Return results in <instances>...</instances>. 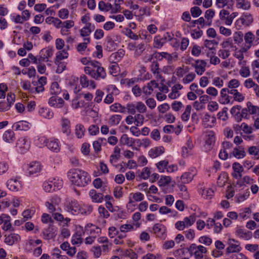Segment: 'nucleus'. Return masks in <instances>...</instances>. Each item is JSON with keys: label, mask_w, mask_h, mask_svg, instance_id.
I'll return each instance as SVG.
<instances>
[{"label": "nucleus", "mask_w": 259, "mask_h": 259, "mask_svg": "<svg viewBox=\"0 0 259 259\" xmlns=\"http://www.w3.org/2000/svg\"><path fill=\"white\" fill-rule=\"evenodd\" d=\"M95 63L96 64L95 66V71L93 73V78L96 80L105 78L106 73L105 69L102 66L100 62L97 61Z\"/></svg>", "instance_id": "nucleus-10"}, {"label": "nucleus", "mask_w": 259, "mask_h": 259, "mask_svg": "<svg viewBox=\"0 0 259 259\" xmlns=\"http://www.w3.org/2000/svg\"><path fill=\"white\" fill-rule=\"evenodd\" d=\"M194 176V174L190 171L184 173L181 177L182 183L183 184L189 183L193 180Z\"/></svg>", "instance_id": "nucleus-33"}, {"label": "nucleus", "mask_w": 259, "mask_h": 259, "mask_svg": "<svg viewBox=\"0 0 259 259\" xmlns=\"http://www.w3.org/2000/svg\"><path fill=\"white\" fill-rule=\"evenodd\" d=\"M78 82V78L75 76L71 77L69 82L75 94V97L72 102V107L74 109H77L80 106L79 99L81 97V94L79 93L80 91V87L79 85L77 86Z\"/></svg>", "instance_id": "nucleus-2"}, {"label": "nucleus", "mask_w": 259, "mask_h": 259, "mask_svg": "<svg viewBox=\"0 0 259 259\" xmlns=\"http://www.w3.org/2000/svg\"><path fill=\"white\" fill-rule=\"evenodd\" d=\"M168 161L167 160H164L156 163V166L160 172H163L165 168L167 169Z\"/></svg>", "instance_id": "nucleus-48"}, {"label": "nucleus", "mask_w": 259, "mask_h": 259, "mask_svg": "<svg viewBox=\"0 0 259 259\" xmlns=\"http://www.w3.org/2000/svg\"><path fill=\"white\" fill-rule=\"evenodd\" d=\"M61 250L58 248H55L51 254L52 259H68L66 255H61Z\"/></svg>", "instance_id": "nucleus-39"}, {"label": "nucleus", "mask_w": 259, "mask_h": 259, "mask_svg": "<svg viewBox=\"0 0 259 259\" xmlns=\"http://www.w3.org/2000/svg\"><path fill=\"white\" fill-rule=\"evenodd\" d=\"M125 52L124 50L120 49L117 52L112 53L110 57V60L114 62H117L119 61L121 58L124 56Z\"/></svg>", "instance_id": "nucleus-28"}, {"label": "nucleus", "mask_w": 259, "mask_h": 259, "mask_svg": "<svg viewBox=\"0 0 259 259\" xmlns=\"http://www.w3.org/2000/svg\"><path fill=\"white\" fill-rule=\"evenodd\" d=\"M84 21L85 18L82 17V23H84V26L82 27V36H88L94 30L95 27L91 23H85Z\"/></svg>", "instance_id": "nucleus-12"}, {"label": "nucleus", "mask_w": 259, "mask_h": 259, "mask_svg": "<svg viewBox=\"0 0 259 259\" xmlns=\"http://www.w3.org/2000/svg\"><path fill=\"white\" fill-rule=\"evenodd\" d=\"M202 34L203 31L199 27L192 30L191 31V35L194 39L200 38L202 35Z\"/></svg>", "instance_id": "nucleus-58"}, {"label": "nucleus", "mask_w": 259, "mask_h": 259, "mask_svg": "<svg viewBox=\"0 0 259 259\" xmlns=\"http://www.w3.org/2000/svg\"><path fill=\"white\" fill-rule=\"evenodd\" d=\"M64 205L65 210L73 215L77 214L80 212V206L76 200H66Z\"/></svg>", "instance_id": "nucleus-5"}, {"label": "nucleus", "mask_w": 259, "mask_h": 259, "mask_svg": "<svg viewBox=\"0 0 259 259\" xmlns=\"http://www.w3.org/2000/svg\"><path fill=\"white\" fill-rule=\"evenodd\" d=\"M183 88V86L179 84H175L171 89V92L169 94L168 97L171 99H175L179 97L180 95V93L179 92V90H181Z\"/></svg>", "instance_id": "nucleus-24"}, {"label": "nucleus", "mask_w": 259, "mask_h": 259, "mask_svg": "<svg viewBox=\"0 0 259 259\" xmlns=\"http://www.w3.org/2000/svg\"><path fill=\"white\" fill-rule=\"evenodd\" d=\"M71 242L73 244H81V233L77 232L72 236Z\"/></svg>", "instance_id": "nucleus-59"}, {"label": "nucleus", "mask_w": 259, "mask_h": 259, "mask_svg": "<svg viewBox=\"0 0 259 259\" xmlns=\"http://www.w3.org/2000/svg\"><path fill=\"white\" fill-rule=\"evenodd\" d=\"M233 169L235 172H237L239 174V177H242L241 172L243 171V168L242 166L238 162H234L233 164Z\"/></svg>", "instance_id": "nucleus-55"}, {"label": "nucleus", "mask_w": 259, "mask_h": 259, "mask_svg": "<svg viewBox=\"0 0 259 259\" xmlns=\"http://www.w3.org/2000/svg\"><path fill=\"white\" fill-rule=\"evenodd\" d=\"M202 124L205 128L212 127L216 121V118L211 114H204L202 117Z\"/></svg>", "instance_id": "nucleus-14"}, {"label": "nucleus", "mask_w": 259, "mask_h": 259, "mask_svg": "<svg viewBox=\"0 0 259 259\" xmlns=\"http://www.w3.org/2000/svg\"><path fill=\"white\" fill-rule=\"evenodd\" d=\"M119 66L117 62H114L109 66V72L113 76H116L118 74Z\"/></svg>", "instance_id": "nucleus-49"}, {"label": "nucleus", "mask_w": 259, "mask_h": 259, "mask_svg": "<svg viewBox=\"0 0 259 259\" xmlns=\"http://www.w3.org/2000/svg\"><path fill=\"white\" fill-rule=\"evenodd\" d=\"M45 52L44 56L46 59V62H49V58H51L53 55V50L52 48H48L46 49H42L40 53Z\"/></svg>", "instance_id": "nucleus-45"}, {"label": "nucleus", "mask_w": 259, "mask_h": 259, "mask_svg": "<svg viewBox=\"0 0 259 259\" xmlns=\"http://www.w3.org/2000/svg\"><path fill=\"white\" fill-rule=\"evenodd\" d=\"M153 230L155 234H156L157 236L161 237L162 236L163 233H164L165 231V227L164 225L161 224H155L153 227Z\"/></svg>", "instance_id": "nucleus-30"}, {"label": "nucleus", "mask_w": 259, "mask_h": 259, "mask_svg": "<svg viewBox=\"0 0 259 259\" xmlns=\"http://www.w3.org/2000/svg\"><path fill=\"white\" fill-rule=\"evenodd\" d=\"M44 190L47 192H51L54 190L53 181L45 182L43 184Z\"/></svg>", "instance_id": "nucleus-56"}, {"label": "nucleus", "mask_w": 259, "mask_h": 259, "mask_svg": "<svg viewBox=\"0 0 259 259\" xmlns=\"http://www.w3.org/2000/svg\"><path fill=\"white\" fill-rule=\"evenodd\" d=\"M164 152V147L163 146H159L150 149L149 151L148 154L150 157L153 158L158 157V156L163 154Z\"/></svg>", "instance_id": "nucleus-21"}, {"label": "nucleus", "mask_w": 259, "mask_h": 259, "mask_svg": "<svg viewBox=\"0 0 259 259\" xmlns=\"http://www.w3.org/2000/svg\"><path fill=\"white\" fill-rule=\"evenodd\" d=\"M215 52H211V53H207V55L206 56L210 58V63L213 65H217L220 63V59L216 56Z\"/></svg>", "instance_id": "nucleus-41"}, {"label": "nucleus", "mask_w": 259, "mask_h": 259, "mask_svg": "<svg viewBox=\"0 0 259 259\" xmlns=\"http://www.w3.org/2000/svg\"><path fill=\"white\" fill-rule=\"evenodd\" d=\"M239 73L243 77H247L250 75V72L248 67L242 66L240 70Z\"/></svg>", "instance_id": "nucleus-63"}, {"label": "nucleus", "mask_w": 259, "mask_h": 259, "mask_svg": "<svg viewBox=\"0 0 259 259\" xmlns=\"http://www.w3.org/2000/svg\"><path fill=\"white\" fill-rule=\"evenodd\" d=\"M61 92V89L59 83L56 82H53L50 88V93L52 95H57Z\"/></svg>", "instance_id": "nucleus-36"}, {"label": "nucleus", "mask_w": 259, "mask_h": 259, "mask_svg": "<svg viewBox=\"0 0 259 259\" xmlns=\"http://www.w3.org/2000/svg\"><path fill=\"white\" fill-rule=\"evenodd\" d=\"M17 146L22 149L21 152L24 153L29 150L30 143L26 138L21 137L18 139Z\"/></svg>", "instance_id": "nucleus-16"}, {"label": "nucleus", "mask_w": 259, "mask_h": 259, "mask_svg": "<svg viewBox=\"0 0 259 259\" xmlns=\"http://www.w3.org/2000/svg\"><path fill=\"white\" fill-rule=\"evenodd\" d=\"M46 146L48 149L54 152L57 153L60 151V146L58 139L47 140Z\"/></svg>", "instance_id": "nucleus-15"}, {"label": "nucleus", "mask_w": 259, "mask_h": 259, "mask_svg": "<svg viewBox=\"0 0 259 259\" xmlns=\"http://www.w3.org/2000/svg\"><path fill=\"white\" fill-rule=\"evenodd\" d=\"M234 56L239 60V62L238 63L239 65H245L246 64V61L243 60L244 54H243L240 50H236L234 54Z\"/></svg>", "instance_id": "nucleus-47"}, {"label": "nucleus", "mask_w": 259, "mask_h": 259, "mask_svg": "<svg viewBox=\"0 0 259 259\" xmlns=\"http://www.w3.org/2000/svg\"><path fill=\"white\" fill-rule=\"evenodd\" d=\"M8 188L12 191L17 192L21 190L22 185L20 181L16 179H11L7 182Z\"/></svg>", "instance_id": "nucleus-11"}, {"label": "nucleus", "mask_w": 259, "mask_h": 259, "mask_svg": "<svg viewBox=\"0 0 259 259\" xmlns=\"http://www.w3.org/2000/svg\"><path fill=\"white\" fill-rule=\"evenodd\" d=\"M241 247L238 241L234 239H229V246L226 249V254H228L231 253L239 252L241 250Z\"/></svg>", "instance_id": "nucleus-9"}, {"label": "nucleus", "mask_w": 259, "mask_h": 259, "mask_svg": "<svg viewBox=\"0 0 259 259\" xmlns=\"http://www.w3.org/2000/svg\"><path fill=\"white\" fill-rule=\"evenodd\" d=\"M89 195L92 198L93 202L101 203L103 200V195L100 193H97L95 190H91L90 191Z\"/></svg>", "instance_id": "nucleus-22"}, {"label": "nucleus", "mask_w": 259, "mask_h": 259, "mask_svg": "<svg viewBox=\"0 0 259 259\" xmlns=\"http://www.w3.org/2000/svg\"><path fill=\"white\" fill-rule=\"evenodd\" d=\"M255 39L254 35L251 31L246 32L244 35V40L245 44L251 47L254 44V41Z\"/></svg>", "instance_id": "nucleus-31"}, {"label": "nucleus", "mask_w": 259, "mask_h": 259, "mask_svg": "<svg viewBox=\"0 0 259 259\" xmlns=\"http://www.w3.org/2000/svg\"><path fill=\"white\" fill-rule=\"evenodd\" d=\"M41 169V166L39 162H32L30 163L28 168L29 175H32L39 172Z\"/></svg>", "instance_id": "nucleus-17"}, {"label": "nucleus", "mask_w": 259, "mask_h": 259, "mask_svg": "<svg viewBox=\"0 0 259 259\" xmlns=\"http://www.w3.org/2000/svg\"><path fill=\"white\" fill-rule=\"evenodd\" d=\"M159 64L157 61L153 60L151 65V71L154 74L160 75Z\"/></svg>", "instance_id": "nucleus-43"}, {"label": "nucleus", "mask_w": 259, "mask_h": 259, "mask_svg": "<svg viewBox=\"0 0 259 259\" xmlns=\"http://www.w3.org/2000/svg\"><path fill=\"white\" fill-rule=\"evenodd\" d=\"M233 144L230 142L225 141L223 142L222 146L223 149H221L219 153V158L224 160L227 159L228 155L227 152H226V150L232 148L233 147Z\"/></svg>", "instance_id": "nucleus-13"}, {"label": "nucleus", "mask_w": 259, "mask_h": 259, "mask_svg": "<svg viewBox=\"0 0 259 259\" xmlns=\"http://www.w3.org/2000/svg\"><path fill=\"white\" fill-rule=\"evenodd\" d=\"M237 7L238 8H241L244 10H248L250 8V3L245 2V0H237Z\"/></svg>", "instance_id": "nucleus-50"}, {"label": "nucleus", "mask_w": 259, "mask_h": 259, "mask_svg": "<svg viewBox=\"0 0 259 259\" xmlns=\"http://www.w3.org/2000/svg\"><path fill=\"white\" fill-rule=\"evenodd\" d=\"M166 37H161L159 35L155 36L154 39V45L155 48H161L165 42Z\"/></svg>", "instance_id": "nucleus-38"}, {"label": "nucleus", "mask_w": 259, "mask_h": 259, "mask_svg": "<svg viewBox=\"0 0 259 259\" xmlns=\"http://www.w3.org/2000/svg\"><path fill=\"white\" fill-rule=\"evenodd\" d=\"M98 8L101 11L108 12L112 9V5L110 3L106 4L104 2L101 1L99 3Z\"/></svg>", "instance_id": "nucleus-42"}, {"label": "nucleus", "mask_w": 259, "mask_h": 259, "mask_svg": "<svg viewBox=\"0 0 259 259\" xmlns=\"http://www.w3.org/2000/svg\"><path fill=\"white\" fill-rule=\"evenodd\" d=\"M207 252L206 248L202 245H199L197 247V250L194 252L196 259H202L203 257V253Z\"/></svg>", "instance_id": "nucleus-29"}, {"label": "nucleus", "mask_w": 259, "mask_h": 259, "mask_svg": "<svg viewBox=\"0 0 259 259\" xmlns=\"http://www.w3.org/2000/svg\"><path fill=\"white\" fill-rule=\"evenodd\" d=\"M3 140L7 143H12L15 140L14 132L11 130L6 131L3 135Z\"/></svg>", "instance_id": "nucleus-25"}, {"label": "nucleus", "mask_w": 259, "mask_h": 259, "mask_svg": "<svg viewBox=\"0 0 259 259\" xmlns=\"http://www.w3.org/2000/svg\"><path fill=\"white\" fill-rule=\"evenodd\" d=\"M58 59L55 60V64L57 66L56 72L60 74L66 69L67 63L63 61H59Z\"/></svg>", "instance_id": "nucleus-32"}, {"label": "nucleus", "mask_w": 259, "mask_h": 259, "mask_svg": "<svg viewBox=\"0 0 259 259\" xmlns=\"http://www.w3.org/2000/svg\"><path fill=\"white\" fill-rule=\"evenodd\" d=\"M218 45V42L215 40H205L202 46V54L207 55V53L215 52Z\"/></svg>", "instance_id": "nucleus-6"}, {"label": "nucleus", "mask_w": 259, "mask_h": 259, "mask_svg": "<svg viewBox=\"0 0 259 259\" xmlns=\"http://www.w3.org/2000/svg\"><path fill=\"white\" fill-rule=\"evenodd\" d=\"M247 109L251 112L250 113H259V107L253 106L250 102L247 103Z\"/></svg>", "instance_id": "nucleus-64"}, {"label": "nucleus", "mask_w": 259, "mask_h": 259, "mask_svg": "<svg viewBox=\"0 0 259 259\" xmlns=\"http://www.w3.org/2000/svg\"><path fill=\"white\" fill-rule=\"evenodd\" d=\"M227 92V88H223L221 91V96L219 101L221 104H227L230 103V97Z\"/></svg>", "instance_id": "nucleus-26"}, {"label": "nucleus", "mask_w": 259, "mask_h": 259, "mask_svg": "<svg viewBox=\"0 0 259 259\" xmlns=\"http://www.w3.org/2000/svg\"><path fill=\"white\" fill-rule=\"evenodd\" d=\"M202 196L206 199H210L213 195L214 192L211 189H203L200 192Z\"/></svg>", "instance_id": "nucleus-40"}, {"label": "nucleus", "mask_w": 259, "mask_h": 259, "mask_svg": "<svg viewBox=\"0 0 259 259\" xmlns=\"http://www.w3.org/2000/svg\"><path fill=\"white\" fill-rule=\"evenodd\" d=\"M110 110L113 112H119L121 113H123L125 111H126V107L122 106L121 104L119 103H114L112 104L110 107Z\"/></svg>", "instance_id": "nucleus-35"}, {"label": "nucleus", "mask_w": 259, "mask_h": 259, "mask_svg": "<svg viewBox=\"0 0 259 259\" xmlns=\"http://www.w3.org/2000/svg\"><path fill=\"white\" fill-rule=\"evenodd\" d=\"M201 53L202 54V47H200L197 45H193L191 50V54L193 56L198 57Z\"/></svg>", "instance_id": "nucleus-54"}, {"label": "nucleus", "mask_w": 259, "mask_h": 259, "mask_svg": "<svg viewBox=\"0 0 259 259\" xmlns=\"http://www.w3.org/2000/svg\"><path fill=\"white\" fill-rule=\"evenodd\" d=\"M236 232L240 237L244 238L246 240L249 239L251 237V232L248 231L247 232H244L242 229H238Z\"/></svg>", "instance_id": "nucleus-44"}, {"label": "nucleus", "mask_w": 259, "mask_h": 259, "mask_svg": "<svg viewBox=\"0 0 259 259\" xmlns=\"http://www.w3.org/2000/svg\"><path fill=\"white\" fill-rule=\"evenodd\" d=\"M206 63L204 60H197L194 65L195 72L198 75H202L205 70Z\"/></svg>", "instance_id": "nucleus-18"}, {"label": "nucleus", "mask_w": 259, "mask_h": 259, "mask_svg": "<svg viewBox=\"0 0 259 259\" xmlns=\"http://www.w3.org/2000/svg\"><path fill=\"white\" fill-rule=\"evenodd\" d=\"M171 181V178L169 176H161L158 182L159 186H165L168 185Z\"/></svg>", "instance_id": "nucleus-53"}, {"label": "nucleus", "mask_w": 259, "mask_h": 259, "mask_svg": "<svg viewBox=\"0 0 259 259\" xmlns=\"http://www.w3.org/2000/svg\"><path fill=\"white\" fill-rule=\"evenodd\" d=\"M126 111L128 113H143L146 111V107L141 102L131 103L126 105Z\"/></svg>", "instance_id": "nucleus-3"}, {"label": "nucleus", "mask_w": 259, "mask_h": 259, "mask_svg": "<svg viewBox=\"0 0 259 259\" xmlns=\"http://www.w3.org/2000/svg\"><path fill=\"white\" fill-rule=\"evenodd\" d=\"M96 61L91 60V59H88L86 57L82 58V64L85 65L86 66L84 67V71L85 73L92 77H93V73L95 71V66Z\"/></svg>", "instance_id": "nucleus-4"}, {"label": "nucleus", "mask_w": 259, "mask_h": 259, "mask_svg": "<svg viewBox=\"0 0 259 259\" xmlns=\"http://www.w3.org/2000/svg\"><path fill=\"white\" fill-rule=\"evenodd\" d=\"M215 140V134L213 131L207 132L204 136L205 148L206 150L210 151L214 144Z\"/></svg>", "instance_id": "nucleus-8"}, {"label": "nucleus", "mask_w": 259, "mask_h": 259, "mask_svg": "<svg viewBox=\"0 0 259 259\" xmlns=\"http://www.w3.org/2000/svg\"><path fill=\"white\" fill-rule=\"evenodd\" d=\"M119 142L122 145H127L130 147L135 144V140L132 138L128 137L126 134H123L120 137Z\"/></svg>", "instance_id": "nucleus-23"}, {"label": "nucleus", "mask_w": 259, "mask_h": 259, "mask_svg": "<svg viewBox=\"0 0 259 259\" xmlns=\"http://www.w3.org/2000/svg\"><path fill=\"white\" fill-rule=\"evenodd\" d=\"M218 56L222 58L225 59L229 57L230 53L229 50L226 49H220L218 53Z\"/></svg>", "instance_id": "nucleus-62"}, {"label": "nucleus", "mask_w": 259, "mask_h": 259, "mask_svg": "<svg viewBox=\"0 0 259 259\" xmlns=\"http://www.w3.org/2000/svg\"><path fill=\"white\" fill-rule=\"evenodd\" d=\"M253 18L250 14H247L240 18L241 23L245 26H249L253 22Z\"/></svg>", "instance_id": "nucleus-37"}, {"label": "nucleus", "mask_w": 259, "mask_h": 259, "mask_svg": "<svg viewBox=\"0 0 259 259\" xmlns=\"http://www.w3.org/2000/svg\"><path fill=\"white\" fill-rule=\"evenodd\" d=\"M121 119L120 114H114L111 116L109 120V123L112 125H116L119 123Z\"/></svg>", "instance_id": "nucleus-52"}, {"label": "nucleus", "mask_w": 259, "mask_h": 259, "mask_svg": "<svg viewBox=\"0 0 259 259\" xmlns=\"http://www.w3.org/2000/svg\"><path fill=\"white\" fill-rule=\"evenodd\" d=\"M42 234L46 240L53 239L57 234V228L53 224H49L48 227L44 230Z\"/></svg>", "instance_id": "nucleus-7"}, {"label": "nucleus", "mask_w": 259, "mask_h": 259, "mask_svg": "<svg viewBox=\"0 0 259 259\" xmlns=\"http://www.w3.org/2000/svg\"><path fill=\"white\" fill-rule=\"evenodd\" d=\"M248 153L250 155H253L256 157V159H259V150L258 146H251L248 148Z\"/></svg>", "instance_id": "nucleus-60"}, {"label": "nucleus", "mask_w": 259, "mask_h": 259, "mask_svg": "<svg viewBox=\"0 0 259 259\" xmlns=\"http://www.w3.org/2000/svg\"><path fill=\"white\" fill-rule=\"evenodd\" d=\"M190 12L194 18L199 17L202 13V11L198 7L195 6L191 8Z\"/></svg>", "instance_id": "nucleus-57"}, {"label": "nucleus", "mask_w": 259, "mask_h": 259, "mask_svg": "<svg viewBox=\"0 0 259 259\" xmlns=\"http://www.w3.org/2000/svg\"><path fill=\"white\" fill-rule=\"evenodd\" d=\"M195 217L194 215H190L189 217H185L183 221L186 227L192 226L195 221Z\"/></svg>", "instance_id": "nucleus-46"}, {"label": "nucleus", "mask_w": 259, "mask_h": 259, "mask_svg": "<svg viewBox=\"0 0 259 259\" xmlns=\"http://www.w3.org/2000/svg\"><path fill=\"white\" fill-rule=\"evenodd\" d=\"M68 177L72 185H74V191L79 196L81 183V170L79 169H71L68 172Z\"/></svg>", "instance_id": "nucleus-1"}, {"label": "nucleus", "mask_w": 259, "mask_h": 259, "mask_svg": "<svg viewBox=\"0 0 259 259\" xmlns=\"http://www.w3.org/2000/svg\"><path fill=\"white\" fill-rule=\"evenodd\" d=\"M68 55V53L65 50L59 51L56 54L55 60H57V59H59V61H63V59L67 58Z\"/></svg>", "instance_id": "nucleus-61"}, {"label": "nucleus", "mask_w": 259, "mask_h": 259, "mask_svg": "<svg viewBox=\"0 0 259 259\" xmlns=\"http://www.w3.org/2000/svg\"><path fill=\"white\" fill-rule=\"evenodd\" d=\"M104 46L105 49L109 52L115 50L117 47L116 43L110 37H106Z\"/></svg>", "instance_id": "nucleus-20"}, {"label": "nucleus", "mask_w": 259, "mask_h": 259, "mask_svg": "<svg viewBox=\"0 0 259 259\" xmlns=\"http://www.w3.org/2000/svg\"><path fill=\"white\" fill-rule=\"evenodd\" d=\"M233 38L236 44H241L243 40V33L241 31L236 32L234 34Z\"/></svg>", "instance_id": "nucleus-51"}, {"label": "nucleus", "mask_w": 259, "mask_h": 259, "mask_svg": "<svg viewBox=\"0 0 259 259\" xmlns=\"http://www.w3.org/2000/svg\"><path fill=\"white\" fill-rule=\"evenodd\" d=\"M20 240V236L15 233H12L8 236H6L5 242L9 245H12L15 243L18 242Z\"/></svg>", "instance_id": "nucleus-19"}, {"label": "nucleus", "mask_w": 259, "mask_h": 259, "mask_svg": "<svg viewBox=\"0 0 259 259\" xmlns=\"http://www.w3.org/2000/svg\"><path fill=\"white\" fill-rule=\"evenodd\" d=\"M61 126L62 132L64 133H70V122L68 119L65 118L62 119Z\"/></svg>", "instance_id": "nucleus-34"}, {"label": "nucleus", "mask_w": 259, "mask_h": 259, "mask_svg": "<svg viewBox=\"0 0 259 259\" xmlns=\"http://www.w3.org/2000/svg\"><path fill=\"white\" fill-rule=\"evenodd\" d=\"M12 127L15 130H27L28 128V123L24 120H20L14 123Z\"/></svg>", "instance_id": "nucleus-27"}]
</instances>
